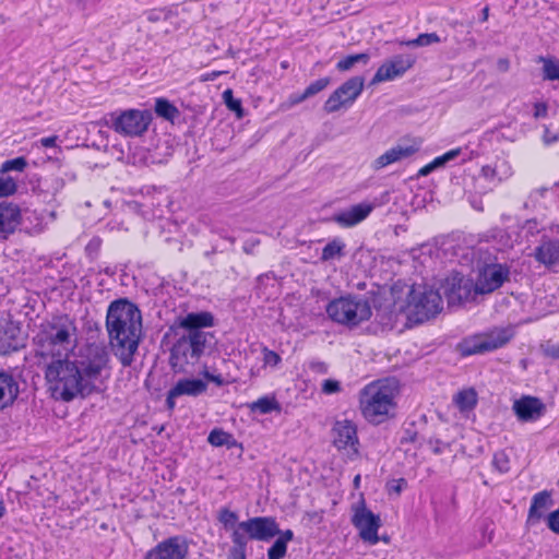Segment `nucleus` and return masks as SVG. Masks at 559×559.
Here are the masks:
<instances>
[{"mask_svg": "<svg viewBox=\"0 0 559 559\" xmlns=\"http://www.w3.org/2000/svg\"><path fill=\"white\" fill-rule=\"evenodd\" d=\"M107 362L106 347L91 344L85 347L83 355L74 359L62 356L51 358L45 368V379L56 397L70 402L99 391L96 381Z\"/></svg>", "mask_w": 559, "mask_h": 559, "instance_id": "nucleus-1", "label": "nucleus"}, {"mask_svg": "<svg viewBox=\"0 0 559 559\" xmlns=\"http://www.w3.org/2000/svg\"><path fill=\"white\" fill-rule=\"evenodd\" d=\"M105 325L114 355L123 367H130L142 336L140 309L126 298L116 299L108 306Z\"/></svg>", "mask_w": 559, "mask_h": 559, "instance_id": "nucleus-2", "label": "nucleus"}, {"mask_svg": "<svg viewBox=\"0 0 559 559\" xmlns=\"http://www.w3.org/2000/svg\"><path fill=\"white\" fill-rule=\"evenodd\" d=\"M75 321L66 313L52 314L40 322L34 336L37 355L41 357H61L63 352L72 349L76 336Z\"/></svg>", "mask_w": 559, "mask_h": 559, "instance_id": "nucleus-3", "label": "nucleus"}, {"mask_svg": "<svg viewBox=\"0 0 559 559\" xmlns=\"http://www.w3.org/2000/svg\"><path fill=\"white\" fill-rule=\"evenodd\" d=\"M396 389V384L390 380H379L360 391L359 407L368 423L380 425L394 417Z\"/></svg>", "mask_w": 559, "mask_h": 559, "instance_id": "nucleus-4", "label": "nucleus"}, {"mask_svg": "<svg viewBox=\"0 0 559 559\" xmlns=\"http://www.w3.org/2000/svg\"><path fill=\"white\" fill-rule=\"evenodd\" d=\"M215 333H191L183 331L170 348L169 364L176 372L186 366L197 365L203 356H210L217 346Z\"/></svg>", "mask_w": 559, "mask_h": 559, "instance_id": "nucleus-5", "label": "nucleus"}, {"mask_svg": "<svg viewBox=\"0 0 559 559\" xmlns=\"http://www.w3.org/2000/svg\"><path fill=\"white\" fill-rule=\"evenodd\" d=\"M328 316L337 323L354 328L372 316L368 299L361 296H345L330 301L326 306Z\"/></svg>", "mask_w": 559, "mask_h": 559, "instance_id": "nucleus-6", "label": "nucleus"}, {"mask_svg": "<svg viewBox=\"0 0 559 559\" xmlns=\"http://www.w3.org/2000/svg\"><path fill=\"white\" fill-rule=\"evenodd\" d=\"M152 120V112L147 109L115 110L105 116L106 126L126 138L142 136L147 132Z\"/></svg>", "mask_w": 559, "mask_h": 559, "instance_id": "nucleus-7", "label": "nucleus"}, {"mask_svg": "<svg viewBox=\"0 0 559 559\" xmlns=\"http://www.w3.org/2000/svg\"><path fill=\"white\" fill-rule=\"evenodd\" d=\"M27 214V211L23 212L21 207L13 202H0V239L7 240L17 229L29 235L41 233V219L36 216L37 223L28 226L27 221L29 217Z\"/></svg>", "mask_w": 559, "mask_h": 559, "instance_id": "nucleus-8", "label": "nucleus"}, {"mask_svg": "<svg viewBox=\"0 0 559 559\" xmlns=\"http://www.w3.org/2000/svg\"><path fill=\"white\" fill-rule=\"evenodd\" d=\"M234 532L245 537L247 543L250 539L270 542L280 533V526L273 516H254L239 522Z\"/></svg>", "mask_w": 559, "mask_h": 559, "instance_id": "nucleus-9", "label": "nucleus"}, {"mask_svg": "<svg viewBox=\"0 0 559 559\" xmlns=\"http://www.w3.org/2000/svg\"><path fill=\"white\" fill-rule=\"evenodd\" d=\"M365 79L353 76L338 86L325 100L323 109L328 114L338 111L341 108L349 107L364 91Z\"/></svg>", "mask_w": 559, "mask_h": 559, "instance_id": "nucleus-10", "label": "nucleus"}, {"mask_svg": "<svg viewBox=\"0 0 559 559\" xmlns=\"http://www.w3.org/2000/svg\"><path fill=\"white\" fill-rule=\"evenodd\" d=\"M512 337L513 332L508 328H502L492 331L484 337L465 340L460 344V349L463 356L484 354L503 347Z\"/></svg>", "mask_w": 559, "mask_h": 559, "instance_id": "nucleus-11", "label": "nucleus"}, {"mask_svg": "<svg viewBox=\"0 0 559 559\" xmlns=\"http://www.w3.org/2000/svg\"><path fill=\"white\" fill-rule=\"evenodd\" d=\"M353 512L352 524L359 531L360 538L370 545L378 544V530L382 525L380 516L367 509L364 500L353 507Z\"/></svg>", "mask_w": 559, "mask_h": 559, "instance_id": "nucleus-12", "label": "nucleus"}, {"mask_svg": "<svg viewBox=\"0 0 559 559\" xmlns=\"http://www.w3.org/2000/svg\"><path fill=\"white\" fill-rule=\"evenodd\" d=\"M509 277L510 267L507 264H486L478 273L475 293L480 295L490 294L509 281Z\"/></svg>", "mask_w": 559, "mask_h": 559, "instance_id": "nucleus-13", "label": "nucleus"}, {"mask_svg": "<svg viewBox=\"0 0 559 559\" xmlns=\"http://www.w3.org/2000/svg\"><path fill=\"white\" fill-rule=\"evenodd\" d=\"M407 302L415 307L418 316H421L420 321L435 317L442 309V298L438 292L432 289L421 292L412 287Z\"/></svg>", "mask_w": 559, "mask_h": 559, "instance_id": "nucleus-14", "label": "nucleus"}, {"mask_svg": "<svg viewBox=\"0 0 559 559\" xmlns=\"http://www.w3.org/2000/svg\"><path fill=\"white\" fill-rule=\"evenodd\" d=\"M189 545L185 536L168 537L150 549L143 559H186Z\"/></svg>", "mask_w": 559, "mask_h": 559, "instance_id": "nucleus-15", "label": "nucleus"}, {"mask_svg": "<svg viewBox=\"0 0 559 559\" xmlns=\"http://www.w3.org/2000/svg\"><path fill=\"white\" fill-rule=\"evenodd\" d=\"M333 433V444L338 450H349L348 456L353 459V456L358 455V436H357V427L350 420H337L334 424L332 429Z\"/></svg>", "mask_w": 559, "mask_h": 559, "instance_id": "nucleus-16", "label": "nucleus"}, {"mask_svg": "<svg viewBox=\"0 0 559 559\" xmlns=\"http://www.w3.org/2000/svg\"><path fill=\"white\" fill-rule=\"evenodd\" d=\"M512 409L520 421H536L546 413V405L535 396L525 395L514 401Z\"/></svg>", "mask_w": 559, "mask_h": 559, "instance_id": "nucleus-17", "label": "nucleus"}, {"mask_svg": "<svg viewBox=\"0 0 559 559\" xmlns=\"http://www.w3.org/2000/svg\"><path fill=\"white\" fill-rule=\"evenodd\" d=\"M21 393L17 378L11 370L0 369V411L12 407Z\"/></svg>", "mask_w": 559, "mask_h": 559, "instance_id": "nucleus-18", "label": "nucleus"}, {"mask_svg": "<svg viewBox=\"0 0 559 559\" xmlns=\"http://www.w3.org/2000/svg\"><path fill=\"white\" fill-rule=\"evenodd\" d=\"M374 205L362 202L334 214L333 221L342 227H353L369 216Z\"/></svg>", "mask_w": 559, "mask_h": 559, "instance_id": "nucleus-19", "label": "nucleus"}, {"mask_svg": "<svg viewBox=\"0 0 559 559\" xmlns=\"http://www.w3.org/2000/svg\"><path fill=\"white\" fill-rule=\"evenodd\" d=\"M420 148V143L414 141L411 145L397 144L396 146L388 150L373 162V168L379 170L395 162L402 160L417 153Z\"/></svg>", "mask_w": 559, "mask_h": 559, "instance_id": "nucleus-20", "label": "nucleus"}, {"mask_svg": "<svg viewBox=\"0 0 559 559\" xmlns=\"http://www.w3.org/2000/svg\"><path fill=\"white\" fill-rule=\"evenodd\" d=\"M551 495L548 490H543L535 493L531 501L528 514L526 519V526L533 527L543 519H546V511L551 507Z\"/></svg>", "mask_w": 559, "mask_h": 559, "instance_id": "nucleus-21", "label": "nucleus"}, {"mask_svg": "<svg viewBox=\"0 0 559 559\" xmlns=\"http://www.w3.org/2000/svg\"><path fill=\"white\" fill-rule=\"evenodd\" d=\"M214 316L209 311L190 312L180 319L179 328L191 333H212L206 328L214 325Z\"/></svg>", "mask_w": 559, "mask_h": 559, "instance_id": "nucleus-22", "label": "nucleus"}, {"mask_svg": "<svg viewBox=\"0 0 559 559\" xmlns=\"http://www.w3.org/2000/svg\"><path fill=\"white\" fill-rule=\"evenodd\" d=\"M477 294L475 293V284L472 280L454 277L453 284L448 292L449 304H463L472 300Z\"/></svg>", "mask_w": 559, "mask_h": 559, "instance_id": "nucleus-23", "label": "nucleus"}, {"mask_svg": "<svg viewBox=\"0 0 559 559\" xmlns=\"http://www.w3.org/2000/svg\"><path fill=\"white\" fill-rule=\"evenodd\" d=\"M534 258L548 269L559 266V240H547L535 248Z\"/></svg>", "mask_w": 559, "mask_h": 559, "instance_id": "nucleus-24", "label": "nucleus"}, {"mask_svg": "<svg viewBox=\"0 0 559 559\" xmlns=\"http://www.w3.org/2000/svg\"><path fill=\"white\" fill-rule=\"evenodd\" d=\"M173 388L179 396L198 397L206 392L207 383L199 378H183L179 379Z\"/></svg>", "mask_w": 559, "mask_h": 559, "instance_id": "nucleus-25", "label": "nucleus"}, {"mask_svg": "<svg viewBox=\"0 0 559 559\" xmlns=\"http://www.w3.org/2000/svg\"><path fill=\"white\" fill-rule=\"evenodd\" d=\"M19 330L8 329L4 331L3 337L0 338V353L3 355L17 352L25 346L24 338L20 335Z\"/></svg>", "mask_w": 559, "mask_h": 559, "instance_id": "nucleus-26", "label": "nucleus"}, {"mask_svg": "<svg viewBox=\"0 0 559 559\" xmlns=\"http://www.w3.org/2000/svg\"><path fill=\"white\" fill-rule=\"evenodd\" d=\"M154 111L157 117L171 123L179 119L181 115L180 110L165 97H157L155 99Z\"/></svg>", "mask_w": 559, "mask_h": 559, "instance_id": "nucleus-27", "label": "nucleus"}, {"mask_svg": "<svg viewBox=\"0 0 559 559\" xmlns=\"http://www.w3.org/2000/svg\"><path fill=\"white\" fill-rule=\"evenodd\" d=\"M346 245L341 238H334L329 241L322 249L320 260L328 262L334 259H341L345 255Z\"/></svg>", "mask_w": 559, "mask_h": 559, "instance_id": "nucleus-28", "label": "nucleus"}, {"mask_svg": "<svg viewBox=\"0 0 559 559\" xmlns=\"http://www.w3.org/2000/svg\"><path fill=\"white\" fill-rule=\"evenodd\" d=\"M404 74L395 69V67L393 64H391L388 61L383 62L377 70V72L374 73L373 78L371 79V82L370 84L371 85H376L378 83H381V82H384V81H392L396 78H401L403 76Z\"/></svg>", "mask_w": 559, "mask_h": 559, "instance_id": "nucleus-29", "label": "nucleus"}, {"mask_svg": "<svg viewBox=\"0 0 559 559\" xmlns=\"http://www.w3.org/2000/svg\"><path fill=\"white\" fill-rule=\"evenodd\" d=\"M233 546L229 548L227 559H247V545L245 537L237 532L230 535Z\"/></svg>", "mask_w": 559, "mask_h": 559, "instance_id": "nucleus-30", "label": "nucleus"}, {"mask_svg": "<svg viewBox=\"0 0 559 559\" xmlns=\"http://www.w3.org/2000/svg\"><path fill=\"white\" fill-rule=\"evenodd\" d=\"M252 412L260 414H270L272 412H281V404L274 396H262L250 405Z\"/></svg>", "mask_w": 559, "mask_h": 559, "instance_id": "nucleus-31", "label": "nucleus"}, {"mask_svg": "<svg viewBox=\"0 0 559 559\" xmlns=\"http://www.w3.org/2000/svg\"><path fill=\"white\" fill-rule=\"evenodd\" d=\"M207 441L213 447L226 445L228 449L233 448L236 444V440L233 437V435L219 428H215L210 432Z\"/></svg>", "mask_w": 559, "mask_h": 559, "instance_id": "nucleus-32", "label": "nucleus"}, {"mask_svg": "<svg viewBox=\"0 0 559 559\" xmlns=\"http://www.w3.org/2000/svg\"><path fill=\"white\" fill-rule=\"evenodd\" d=\"M537 62L543 63V80L559 81V63L554 58L539 56Z\"/></svg>", "mask_w": 559, "mask_h": 559, "instance_id": "nucleus-33", "label": "nucleus"}, {"mask_svg": "<svg viewBox=\"0 0 559 559\" xmlns=\"http://www.w3.org/2000/svg\"><path fill=\"white\" fill-rule=\"evenodd\" d=\"M370 60V55L367 52L356 53V55H348L345 58L341 59L336 63V69L340 72L349 71L352 68H354L357 63L367 64Z\"/></svg>", "mask_w": 559, "mask_h": 559, "instance_id": "nucleus-34", "label": "nucleus"}, {"mask_svg": "<svg viewBox=\"0 0 559 559\" xmlns=\"http://www.w3.org/2000/svg\"><path fill=\"white\" fill-rule=\"evenodd\" d=\"M440 41L441 39L437 33H424L419 34L415 39L400 40L399 45L408 47H425Z\"/></svg>", "mask_w": 559, "mask_h": 559, "instance_id": "nucleus-35", "label": "nucleus"}, {"mask_svg": "<svg viewBox=\"0 0 559 559\" xmlns=\"http://www.w3.org/2000/svg\"><path fill=\"white\" fill-rule=\"evenodd\" d=\"M455 402L462 411L473 409L477 404V395L474 389L461 391Z\"/></svg>", "mask_w": 559, "mask_h": 559, "instance_id": "nucleus-36", "label": "nucleus"}, {"mask_svg": "<svg viewBox=\"0 0 559 559\" xmlns=\"http://www.w3.org/2000/svg\"><path fill=\"white\" fill-rule=\"evenodd\" d=\"M391 64L395 67V69L400 70L403 74L409 70L416 62V57L408 55H396L389 60Z\"/></svg>", "mask_w": 559, "mask_h": 559, "instance_id": "nucleus-37", "label": "nucleus"}, {"mask_svg": "<svg viewBox=\"0 0 559 559\" xmlns=\"http://www.w3.org/2000/svg\"><path fill=\"white\" fill-rule=\"evenodd\" d=\"M217 520L224 525L225 530H235L238 522V514L228 508H222L218 511Z\"/></svg>", "mask_w": 559, "mask_h": 559, "instance_id": "nucleus-38", "label": "nucleus"}, {"mask_svg": "<svg viewBox=\"0 0 559 559\" xmlns=\"http://www.w3.org/2000/svg\"><path fill=\"white\" fill-rule=\"evenodd\" d=\"M27 165V159L24 156H19L3 162L0 171L2 174H7L10 171H24Z\"/></svg>", "mask_w": 559, "mask_h": 559, "instance_id": "nucleus-39", "label": "nucleus"}, {"mask_svg": "<svg viewBox=\"0 0 559 559\" xmlns=\"http://www.w3.org/2000/svg\"><path fill=\"white\" fill-rule=\"evenodd\" d=\"M223 99L225 105L230 111H234L238 118L243 116V108L241 100L239 98H235L231 90H226L223 93Z\"/></svg>", "mask_w": 559, "mask_h": 559, "instance_id": "nucleus-40", "label": "nucleus"}, {"mask_svg": "<svg viewBox=\"0 0 559 559\" xmlns=\"http://www.w3.org/2000/svg\"><path fill=\"white\" fill-rule=\"evenodd\" d=\"M331 79L329 76L321 78L310 83L304 91V97H312L329 86Z\"/></svg>", "mask_w": 559, "mask_h": 559, "instance_id": "nucleus-41", "label": "nucleus"}, {"mask_svg": "<svg viewBox=\"0 0 559 559\" xmlns=\"http://www.w3.org/2000/svg\"><path fill=\"white\" fill-rule=\"evenodd\" d=\"M492 466L499 473L504 474L510 469V460L504 451H498L493 454Z\"/></svg>", "mask_w": 559, "mask_h": 559, "instance_id": "nucleus-42", "label": "nucleus"}, {"mask_svg": "<svg viewBox=\"0 0 559 559\" xmlns=\"http://www.w3.org/2000/svg\"><path fill=\"white\" fill-rule=\"evenodd\" d=\"M16 190L17 183L12 177H0V198L10 197L14 194Z\"/></svg>", "mask_w": 559, "mask_h": 559, "instance_id": "nucleus-43", "label": "nucleus"}, {"mask_svg": "<svg viewBox=\"0 0 559 559\" xmlns=\"http://www.w3.org/2000/svg\"><path fill=\"white\" fill-rule=\"evenodd\" d=\"M461 148H454L441 156L436 157L431 163L435 169L445 166L449 162L454 160L456 157L461 155Z\"/></svg>", "mask_w": 559, "mask_h": 559, "instance_id": "nucleus-44", "label": "nucleus"}, {"mask_svg": "<svg viewBox=\"0 0 559 559\" xmlns=\"http://www.w3.org/2000/svg\"><path fill=\"white\" fill-rule=\"evenodd\" d=\"M287 555V546L282 540L275 539L267 549V559H283Z\"/></svg>", "mask_w": 559, "mask_h": 559, "instance_id": "nucleus-45", "label": "nucleus"}, {"mask_svg": "<svg viewBox=\"0 0 559 559\" xmlns=\"http://www.w3.org/2000/svg\"><path fill=\"white\" fill-rule=\"evenodd\" d=\"M500 169H503V176L504 177H508L510 175V167L508 165V163L506 160H501L500 163L497 162L495 164V167L493 168H490V167H484L483 168V171L485 173L486 176L489 175V171H490V176L491 177H497L499 180H502V176L500 175Z\"/></svg>", "mask_w": 559, "mask_h": 559, "instance_id": "nucleus-46", "label": "nucleus"}, {"mask_svg": "<svg viewBox=\"0 0 559 559\" xmlns=\"http://www.w3.org/2000/svg\"><path fill=\"white\" fill-rule=\"evenodd\" d=\"M200 374L207 381L215 383L217 386L228 384L227 381L221 373H213L206 367L200 372Z\"/></svg>", "mask_w": 559, "mask_h": 559, "instance_id": "nucleus-47", "label": "nucleus"}, {"mask_svg": "<svg viewBox=\"0 0 559 559\" xmlns=\"http://www.w3.org/2000/svg\"><path fill=\"white\" fill-rule=\"evenodd\" d=\"M545 520L547 527L555 534L559 535V508L550 512Z\"/></svg>", "mask_w": 559, "mask_h": 559, "instance_id": "nucleus-48", "label": "nucleus"}, {"mask_svg": "<svg viewBox=\"0 0 559 559\" xmlns=\"http://www.w3.org/2000/svg\"><path fill=\"white\" fill-rule=\"evenodd\" d=\"M542 352L544 356L552 358V359H559V342L558 343H550L547 342L546 344L542 345Z\"/></svg>", "mask_w": 559, "mask_h": 559, "instance_id": "nucleus-49", "label": "nucleus"}, {"mask_svg": "<svg viewBox=\"0 0 559 559\" xmlns=\"http://www.w3.org/2000/svg\"><path fill=\"white\" fill-rule=\"evenodd\" d=\"M341 390V383L337 380L326 379L322 383V392L325 394L338 393Z\"/></svg>", "mask_w": 559, "mask_h": 559, "instance_id": "nucleus-50", "label": "nucleus"}, {"mask_svg": "<svg viewBox=\"0 0 559 559\" xmlns=\"http://www.w3.org/2000/svg\"><path fill=\"white\" fill-rule=\"evenodd\" d=\"M263 355V360L265 365L276 366L281 361V356L277 353L270 350L267 348L264 349Z\"/></svg>", "mask_w": 559, "mask_h": 559, "instance_id": "nucleus-51", "label": "nucleus"}, {"mask_svg": "<svg viewBox=\"0 0 559 559\" xmlns=\"http://www.w3.org/2000/svg\"><path fill=\"white\" fill-rule=\"evenodd\" d=\"M428 444L430 445L432 452L436 455L442 454L444 449L449 447L448 443H445L442 440L437 439V438L436 439L430 438L429 441H428Z\"/></svg>", "mask_w": 559, "mask_h": 559, "instance_id": "nucleus-52", "label": "nucleus"}, {"mask_svg": "<svg viewBox=\"0 0 559 559\" xmlns=\"http://www.w3.org/2000/svg\"><path fill=\"white\" fill-rule=\"evenodd\" d=\"M179 397V395L177 394V392L175 391L174 388H171L168 392H167V396H166V408L169 411V412H173L176 407V399Z\"/></svg>", "mask_w": 559, "mask_h": 559, "instance_id": "nucleus-53", "label": "nucleus"}, {"mask_svg": "<svg viewBox=\"0 0 559 559\" xmlns=\"http://www.w3.org/2000/svg\"><path fill=\"white\" fill-rule=\"evenodd\" d=\"M416 439H417V431L414 429L407 428L404 430L400 442H401V444L413 443L416 441Z\"/></svg>", "mask_w": 559, "mask_h": 559, "instance_id": "nucleus-54", "label": "nucleus"}, {"mask_svg": "<svg viewBox=\"0 0 559 559\" xmlns=\"http://www.w3.org/2000/svg\"><path fill=\"white\" fill-rule=\"evenodd\" d=\"M310 369L313 372L325 374L328 372V365L323 361H311Z\"/></svg>", "mask_w": 559, "mask_h": 559, "instance_id": "nucleus-55", "label": "nucleus"}, {"mask_svg": "<svg viewBox=\"0 0 559 559\" xmlns=\"http://www.w3.org/2000/svg\"><path fill=\"white\" fill-rule=\"evenodd\" d=\"M276 536H277V538H276L277 540L284 542V544L287 546V544L294 539V532L292 530H286V531L280 530V533Z\"/></svg>", "mask_w": 559, "mask_h": 559, "instance_id": "nucleus-56", "label": "nucleus"}, {"mask_svg": "<svg viewBox=\"0 0 559 559\" xmlns=\"http://www.w3.org/2000/svg\"><path fill=\"white\" fill-rule=\"evenodd\" d=\"M547 111H548V108L545 103H536L535 104V106H534V117L535 118L546 117Z\"/></svg>", "mask_w": 559, "mask_h": 559, "instance_id": "nucleus-57", "label": "nucleus"}, {"mask_svg": "<svg viewBox=\"0 0 559 559\" xmlns=\"http://www.w3.org/2000/svg\"><path fill=\"white\" fill-rule=\"evenodd\" d=\"M260 243V240L259 239H251V240H247L245 243H243V251L247 253V254H252L253 251H254V248Z\"/></svg>", "mask_w": 559, "mask_h": 559, "instance_id": "nucleus-58", "label": "nucleus"}, {"mask_svg": "<svg viewBox=\"0 0 559 559\" xmlns=\"http://www.w3.org/2000/svg\"><path fill=\"white\" fill-rule=\"evenodd\" d=\"M558 139L559 138H558L557 134L550 133L548 128L545 129V133H544V136H543V140H544L545 144H547V145L552 144V143L557 142Z\"/></svg>", "mask_w": 559, "mask_h": 559, "instance_id": "nucleus-59", "label": "nucleus"}, {"mask_svg": "<svg viewBox=\"0 0 559 559\" xmlns=\"http://www.w3.org/2000/svg\"><path fill=\"white\" fill-rule=\"evenodd\" d=\"M40 143L44 147H55L56 144H57V136L53 135V136H47V138H43L40 140Z\"/></svg>", "mask_w": 559, "mask_h": 559, "instance_id": "nucleus-60", "label": "nucleus"}, {"mask_svg": "<svg viewBox=\"0 0 559 559\" xmlns=\"http://www.w3.org/2000/svg\"><path fill=\"white\" fill-rule=\"evenodd\" d=\"M435 169V167L432 166V163L430 162L429 164L425 165L424 167H421L419 170H418V177H425V176H428L430 173H432Z\"/></svg>", "mask_w": 559, "mask_h": 559, "instance_id": "nucleus-61", "label": "nucleus"}, {"mask_svg": "<svg viewBox=\"0 0 559 559\" xmlns=\"http://www.w3.org/2000/svg\"><path fill=\"white\" fill-rule=\"evenodd\" d=\"M548 191L547 188L545 187H542V188H538V189H535L533 190L531 193H530V200L533 201V199H535L537 201V198L538 197H544L545 193Z\"/></svg>", "mask_w": 559, "mask_h": 559, "instance_id": "nucleus-62", "label": "nucleus"}, {"mask_svg": "<svg viewBox=\"0 0 559 559\" xmlns=\"http://www.w3.org/2000/svg\"><path fill=\"white\" fill-rule=\"evenodd\" d=\"M26 211L28 212L27 216L29 217V219L27 221L28 226L35 225L37 223L36 216L43 221V217L39 216L35 211H28V210H26ZM41 227L44 228L43 223H41Z\"/></svg>", "mask_w": 559, "mask_h": 559, "instance_id": "nucleus-63", "label": "nucleus"}, {"mask_svg": "<svg viewBox=\"0 0 559 559\" xmlns=\"http://www.w3.org/2000/svg\"><path fill=\"white\" fill-rule=\"evenodd\" d=\"M406 485V480L404 478H400L397 481H396V485L395 486H392V490H394L395 492L400 493L402 491V487Z\"/></svg>", "mask_w": 559, "mask_h": 559, "instance_id": "nucleus-64", "label": "nucleus"}]
</instances>
